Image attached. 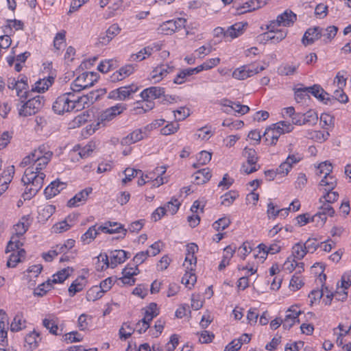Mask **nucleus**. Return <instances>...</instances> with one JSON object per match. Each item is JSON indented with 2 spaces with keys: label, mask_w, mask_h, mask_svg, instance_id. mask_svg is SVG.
<instances>
[{
  "label": "nucleus",
  "mask_w": 351,
  "mask_h": 351,
  "mask_svg": "<svg viewBox=\"0 0 351 351\" xmlns=\"http://www.w3.org/2000/svg\"><path fill=\"white\" fill-rule=\"evenodd\" d=\"M65 34L66 32L64 31L58 32L53 40V46L54 47L59 50L61 48V45H63L65 42Z\"/></svg>",
  "instance_id": "obj_62"
},
{
  "label": "nucleus",
  "mask_w": 351,
  "mask_h": 351,
  "mask_svg": "<svg viewBox=\"0 0 351 351\" xmlns=\"http://www.w3.org/2000/svg\"><path fill=\"white\" fill-rule=\"evenodd\" d=\"M156 317L154 315H151V314L148 313H145L144 317L141 319V322H143V328L137 329V331L141 334L145 332L149 328V323L152 321V319Z\"/></svg>",
  "instance_id": "obj_60"
},
{
  "label": "nucleus",
  "mask_w": 351,
  "mask_h": 351,
  "mask_svg": "<svg viewBox=\"0 0 351 351\" xmlns=\"http://www.w3.org/2000/svg\"><path fill=\"white\" fill-rule=\"evenodd\" d=\"M14 173V166L9 167L0 178V196L8 189V184Z\"/></svg>",
  "instance_id": "obj_23"
},
{
  "label": "nucleus",
  "mask_w": 351,
  "mask_h": 351,
  "mask_svg": "<svg viewBox=\"0 0 351 351\" xmlns=\"http://www.w3.org/2000/svg\"><path fill=\"white\" fill-rule=\"evenodd\" d=\"M296 19V14L291 10H287L278 15L276 20L271 21L267 28H276L280 26L289 27L294 23Z\"/></svg>",
  "instance_id": "obj_6"
},
{
  "label": "nucleus",
  "mask_w": 351,
  "mask_h": 351,
  "mask_svg": "<svg viewBox=\"0 0 351 351\" xmlns=\"http://www.w3.org/2000/svg\"><path fill=\"white\" fill-rule=\"evenodd\" d=\"M135 329L131 326L130 323L125 322L119 329V334L121 339H127L134 332Z\"/></svg>",
  "instance_id": "obj_48"
},
{
  "label": "nucleus",
  "mask_w": 351,
  "mask_h": 351,
  "mask_svg": "<svg viewBox=\"0 0 351 351\" xmlns=\"http://www.w3.org/2000/svg\"><path fill=\"white\" fill-rule=\"evenodd\" d=\"M322 28L318 26L308 28L304 33L302 42L304 45H312L322 38Z\"/></svg>",
  "instance_id": "obj_9"
},
{
  "label": "nucleus",
  "mask_w": 351,
  "mask_h": 351,
  "mask_svg": "<svg viewBox=\"0 0 351 351\" xmlns=\"http://www.w3.org/2000/svg\"><path fill=\"white\" fill-rule=\"evenodd\" d=\"M65 186L66 184L64 182L53 181L45 189V195L46 197H53L65 189Z\"/></svg>",
  "instance_id": "obj_24"
},
{
  "label": "nucleus",
  "mask_w": 351,
  "mask_h": 351,
  "mask_svg": "<svg viewBox=\"0 0 351 351\" xmlns=\"http://www.w3.org/2000/svg\"><path fill=\"white\" fill-rule=\"evenodd\" d=\"M302 159L301 154L298 153L289 154L286 160L282 162L278 167V171L280 173H284L288 174L290 170L292 169L293 165L297 164Z\"/></svg>",
  "instance_id": "obj_10"
},
{
  "label": "nucleus",
  "mask_w": 351,
  "mask_h": 351,
  "mask_svg": "<svg viewBox=\"0 0 351 351\" xmlns=\"http://www.w3.org/2000/svg\"><path fill=\"white\" fill-rule=\"evenodd\" d=\"M154 107V101L143 100V102L138 101L136 103V106L134 108V110L136 114H142L153 109Z\"/></svg>",
  "instance_id": "obj_44"
},
{
  "label": "nucleus",
  "mask_w": 351,
  "mask_h": 351,
  "mask_svg": "<svg viewBox=\"0 0 351 351\" xmlns=\"http://www.w3.org/2000/svg\"><path fill=\"white\" fill-rule=\"evenodd\" d=\"M263 137L265 141L270 145H276L279 138V136L275 132L271 126H269L265 130Z\"/></svg>",
  "instance_id": "obj_43"
},
{
  "label": "nucleus",
  "mask_w": 351,
  "mask_h": 351,
  "mask_svg": "<svg viewBox=\"0 0 351 351\" xmlns=\"http://www.w3.org/2000/svg\"><path fill=\"white\" fill-rule=\"evenodd\" d=\"M43 325L52 335H58L61 333L58 332V319L53 315H49L43 320Z\"/></svg>",
  "instance_id": "obj_29"
},
{
  "label": "nucleus",
  "mask_w": 351,
  "mask_h": 351,
  "mask_svg": "<svg viewBox=\"0 0 351 351\" xmlns=\"http://www.w3.org/2000/svg\"><path fill=\"white\" fill-rule=\"evenodd\" d=\"M8 317L5 312L0 309V343L3 346L8 343Z\"/></svg>",
  "instance_id": "obj_21"
},
{
  "label": "nucleus",
  "mask_w": 351,
  "mask_h": 351,
  "mask_svg": "<svg viewBox=\"0 0 351 351\" xmlns=\"http://www.w3.org/2000/svg\"><path fill=\"white\" fill-rule=\"evenodd\" d=\"M324 295V292L322 290H312L311 293L308 294V298L310 300L311 305L313 304L319 302L321 298Z\"/></svg>",
  "instance_id": "obj_61"
},
{
  "label": "nucleus",
  "mask_w": 351,
  "mask_h": 351,
  "mask_svg": "<svg viewBox=\"0 0 351 351\" xmlns=\"http://www.w3.org/2000/svg\"><path fill=\"white\" fill-rule=\"evenodd\" d=\"M53 156L47 146L43 145L33 152V157L36 158L33 165L28 167L24 172L21 182L25 186L23 196L34 197L43 186L45 174L41 172L45 169Z\"/></svg>",
  "instance_id": "obj_1"
},
{
  "label": "nucleus",
  "mask_w": 351,
  "mask_h": 351,
  "mask_svg": "<svg viewBox=\"0 0 351 351\" xmlns=\"http://www.w3.org/2000/svg\"><path fill=\"white\" fill-rule=\"evenodd\" d=\"M97 74L93 72H84L80 75L71 84L73 92H80L88 88L97 81Z\"/></svg>",
  "instance_id": "obj_4"
},
{
  "label": "nucleus",
  "mask_w": 351,
  "mask_h": 351,
  "mask_svg": "<svg viewBox=\"0 0 351 351\" xmlns=\"http://www.w3.org/2000/svg\"><path fill=\"white\" fill-rule=\"evenodd\" d=\"M103 292L97 286L91 287L86 293V298L88 301H95L101 298L103 295Z\"/></svg>",
  "instance_id": "obj_50"
},
{
  "label": "nucleus",
  "mask_w": 351,
  "mask_h": 351,
  "mask_svg": "<svg viewBox=\"0 0 351 351\" xmlns=\"http://www.w3.org/2000/svg\"><path fill=\"white\" fill-rule=\"evenodd\" d=\"M32 221L29 215H24L21 217L19 221L14 226V234L17 238H20L27 231Z\"/></svg>",
  "instance_id": "obj_16"
},
{
  "label": "nucleus",
  "mask_w": 351,
  "mask_h": 351,
  "mask_svg": "<svg viewBox=\"0 0 351 351\" xmlns=\"http://www.w3.org/2000/svg\"><path fill=\"white\" fill-rule=\"evenodd\" d=\"M231 221L228 217H222L213 223V228L217 231L223 230L228 228Z\"/></svg>",
  "instance_id": "obj_53"
},
{
  "label": "nucleus",
  "mask_w": 351,
  "mask_h": 351,
  "mask_svg": "<svg viewBox=\"0 0 351 351\" xmlns=\"http://www.w3.org/2000/svg\"><path fill=\"white\" fill-rule=\"evenodd\" d=\"M303 285L304 282L301 279V277L298 274H294L290 280L289 287L291 290L297 291L300 289Z\"/></svg>",
  "instance_id": "obj_58"
},
{
  "label": "nucleus",
  "mask_w": 351,
  "mask_h": 351,
  "mask_svg": "<svg viewBox=\"0 0 351 351\" xmlns=\"http://www.w3.org/2000/svg\"><path fill=\"white\" fill-rule=\"evenodd\" d=\"M160 50V47L158 44L149 45L141 49L138 53H133L130 57V61H142L150 56L154 51Z\"/></svg>",
  "instance_id": "obj_13"
},
{
  "label": "nucleus",
  "mask_w": 351,
  "mask_h": 351,
  "mask_svg": "<svg viewBox=\"0 0 351 351\" xmlns=\"http://www.w3.org/2000/svg\"><path fill=\"white\" fill-rule=\"evenodd\" d=\"M101 232L99 226L94 225L90 226L81 237V241L83 244H89L91 243Z\"/></svg>",
  "instance_id": "obj_25"
},
{
  "label": "nucleus",
  "mask_w": 351,
  "mask_h": 351,
  "mask_svg": "<svg viewBox=\"0 0 351 351\" xmlns=\"http://www.w3.org/2000/svg\"><path fill=\"white\" fill-rule=\"evenodd\" d=\"M271 126L279 136L281 134L291 132L293 129L292 124L286 121H279L276 123L272 124Z\"/></svg>",
  "instance_id": "obj_32"
},
{
  "label": "nucleus",
  "mask_w": 351,
  "mask_h": 351,
  "mask_svg": "<svg viewBox=\"0 0 351 351\" xmlns=\"http://www.w3.org/2000/svg\"><path fill=\"white\" fill-rule=\"evenodd\" d=\"M139 273L138 268L136 267H126L123 270V276L119 279L123 284L133 285L135 282L134 276L137 275Z\"/></svg>",
  "instance_id": "obj_20"
},
{
  "label": "nucleus",
  "mask_w": 351,
  "mask_h": 351,
  "mask_svg": "<svg viewBox=\"0 0 351 351\" xmlns=\"http://www.w3.org/2000/svg\"><path fill=\"white\" fill-rule=\"evenodd\" d=\"M53 78L49 77L37 81L31 89V92L43 93L47 90L52 85Z\"/></svg>",
  "instance_id": "obj_27"
},
{
  "label": "nucleus",
  "mask_w": 351,
  "mask_h": 351,
  "mask_svg": "<svg viewBox=\"0 0 351 351\" xmlns=\"http://www.w3.org/2000/svg\"><path fill=\"white\" fill-rule=\"evenodd\" d=\"M101 231L107 234L122 233L121 237H124L127 232V229L124 228L123 225L118 222L106 221L103 225L99 226Z\"/></svg>",
  "instance_id": "obj_11"
},
{
  "label": "nucleus",
  "mask_w": 351,
  "mask_h": 351,
  "mask_svg": "<svg viewBox=\"0 0 351 351\" xmlns=\"http://www.w3.org/2000/svg\"><path fill=\"white\" fill-rule=\"evenodd\" d=\"M173 112L178 121H182L190 115V110L186 107H180L177 110L173 111Z\"/></svg>",
  "instance_id": "obj_59"
},
{
  "label": "nucleus",
  "mask_w": 351,
  "mask_h": 351,
  "mask_svg": "<svg viewBox=\"0 0 351 351\" xmlns=\"http://www.w3.org/2000/svg\"><path fill=\"white\" fill-rule=\"evenodd\" d=\"M295 267H297V261L294 258L288 257L284 263L283 269L291 273L295 269Z\"/></svg>",
  "instance_id": "obj_63"
},
{
  "label": "nucleus",
  "mask_w": 351,
  "mask_h": 351,
  "mask_svg": "<svg viewBox=\"0 0 351 351\" xmlns=\"http://www.w3.org/2000/svg\"><path fill=\"white\" fill-rule=\"evenodd\" d=\"M308 92L324 104L329 99V94L318 84L308 87Z\"/></svg>",
  "instance_id": "obj_28"
},
{
  "label": "nucleus",
  "mask_w": 351,
  "mask_h": 351,
  "mask_svg": "<svg viewBox=\"0 0 351 351\" xmlns=\"http://www.w3.org/2000/svg\"><path fill=\"white\" fill-rule=\"evenodd\" d=\"M247 25V23H236L228 28L226 35L231 38H235L243 33L244 27Z\"/></svg>",
  "instance_id": "obj_33"
},
{
  "label": "nucleus",
  "mask_w": 351,
  "mask_h": 351,
  "mask_svg": "<svg viewBox=\"0 0 351 351\" xmlns=\"http://www.w3.org/2000/svg\"><path fill=\"white\" fill-rule=\"evenodd\" d=\"M257 248L258 249L260 258L265 260L266 259L268 254H275L279 252L281 250V246L280 245V241H276L269 246H267L264 243H261L258 245Z\"/></svg>",
  "instance_id": "obj_15"
},
{
  "label": "nucleus",
  "mask_w": 351,
  "mask_h": 351,
  "mask_svg": "<svg viewBox=\"0 0 351 351\" xmlns=\"http://www.w3.org/2000/svg\"><path fill=\"white\" fill-rule=\"evenodd\" d=\"M269 30L268 32L264 34L266 40H271L274 43H279L282 40L287 36V30L285 29H278L276 28H268Z\"/></svg>",
  "instance_id": "obj_22"
},
{
  "label": "nucleus",
  "mask_w": 351,
  "mask_h": 351,
  "mask_svg": "<svg viewBox=\"0 0 351 351\" xmlns=\"http://www.w3.org/2000/svg\"><path fill=\"white\" fill-rule=\"evenodd\" d=\"M125 109L126 106L123 104H119L106 109L99 115L98 124L106 125L107 122L112 120L117 115L122 113Z\"/></svg>",
  "instance_id": "obj_7"
},
{
  "label": "nucleus",
  "mask_w": 351,
  "mask_h": 351,
  "mask_svg": "<svg viewBox=\"0 0 351 351\" xmlns=\"http://www.w3.org/2000/svg\"><path fill=\"white\" fill-rule=\"evenodd\" d=\"M302 313L298 306H291L287 311L283 322V328L290 329L295 323H299V315Z\"/></svg>",
  "instance_id": "obj_8"
},
{
  "label": "nucleus",
  "mask_w": 351,
  "mask_h": 351,
  "mask_svg": "<svg viewBox=\"0 0 351 351\" xmlns=\"http://www.w3.org/2000/svg\"><path fill=\"white\" fill-rule=\"evenodd\" d=\"M84 278L83 277L77 278L75 280L69 288V292L70 296L73 297L77 293L83 290L84 287Z\"/></svg>",
  "instance_id": "obj_40"
},
{
  "label": "nucleus",
  "mask_w": 351,
  "mask_h": 351,
  "mask_svg": "<svg viewBox=\"0 0 351 351\" xmlns=\"http://www.w3.org/2000/svg\"><path fill=\"white\" fill-rule=\"evenodd\" d=\"M175 25V23H173V20L167 21L159 26L158 31L167 35L172 34L176 31Z\"/></svg>",
  "instance_id": "obj_49"
},
{
  "label": "nucleus",
  "mask_w": 351,
  "mask_h": 351,
  "mask_svg": "<svg viewBox=\"0 0 351 351\" xmlns=\"http://www.w3.org/2000/svg\"><path fill=\"white\" fill-rule=\"evenodd\" d=\"M137 88L133 86H123L111 91L109 93V98L119 100H125L128 98L132 93L136 92Z\"/></svg>",
  "instance_id": "obj_12"
},
{
  "label": "nucleus",
  "mask_w": 351,
  "mask_h": 351,
  "mask_svg": "<svg viewBox=\"0 0 351 351\" xmlns=\"http://www.w3.org/2000/svg\"><path fill=\"white\" fill-rule=\"evenodd\" d=\"M26 321L25 320L22 313H18L14 317L10 325V329L13 332H18L25 328L26 326Z\"/></svg>",
  "instance_id": "obj_36"
},
{
  "label": "nucleus",
  "mask_w": 351,
  "mask_h": 351,
  "mask_svg": "<svg viewBox=\"0 0 351 351\" xmlns=\"http://www.w3.org/2000/svg\"><path fill=\"white\" fill-rule=\"evenodd\" d=\"M71 271H72V269L69 267L59 271L52 276V279L50 280L52 284L62 283L70 276Z\"/></svg>",
  "instance_id": "obj_39"
},
{
  "label": "nucleus",
  "mask_w": 351,
  "mask_h": 351,
  "mask_svg": "<svg viewBox=\"0 0 351 351\" xmlns=\"http://www.w3.org/2000/svg\"><path fill=\"white\" fill-rule=\"evenodd\" d=\"M41 340L40 333L34 330L26 335L24 346L29 350H34L38 348Z\"/></svg>",
  "instance_id": "obj_17"
},
{
  "label": "nucleus",
  "mask_w": 351,
  "mask_h": 351,
  "mask_svg": "<svg viewBox=\"0 0 351 351\" xmlns=\"http://www.w3.org/2000/svg\"><path fill=\"white\" fill-rule=\"evenodd\" d=\"M173 69V66H171L168 64H160L154 68L151 72V78L155 82H159L168 73L172 72Z\"/></svg>",
  "instance_id": "obj_18"
},
{
  "label": "nucleus",
  "mask_w": 351,
  "mask_h": 351,
  "mask_svg": "<svg viewBox=\"0 0 351 351\" xmlns=\"http://www.w3.org/2000/svg\"><path fill=\"white\" fill-rule=\"evenodd\" d=\"M299 67V64H284L280 65L278 69V73L281 75H291L296 73L297 69Z\"/></svg>",
  "instance_id": "obj_45"
},
{
  "label": "nucleus",
  "mask_w": 351,
  "mask_h": 351,
  "mask_svg": "<svg viewBox=\"0 0 351 351\" xmlns=\"http://www.w3.org/2000/svg\"><path fill=\"white\" fill-rule=\"evenodd\" d=\"M243 156L246 158L247 165L256 166L258 156L255 149L245 147L243 151Z\"/></svg>",
  "instance_id": "obj_41"
},
{
  "label": "nucleus",
  "mask_w": 351,
  "mask_h": 351,
  "mask_svg": "<svg viewBox=\"0 0 351 351\" xmlns=\"http://www.w3.org/2000/svg\"><path fill=\"white\" fill-rule=\"evenodd\" d=\"M210 178L211 173L208 168L199 170L195 173V180L197 184L205 183L209 180Z\"/></svg>",
  "instance_id": "obj_42"
},
{
  "label": "nucleus",
  "mask_w": 351,
  "mask_h": 351,
  "mask_svg": "<svg viewBox=\"0 0 351 351\" xmlns=\"http://www.w3.org/2000/svg\"><path fill=\"white\" fill-rule=\"evenodd\" d=\"M318 171L317 174L319 175H324V176H328L330 174V173L332 171V165L331 162L328 161H325L323 162H321L318 167H317Z\"/></svg>",
  "instance_id": "obj_54"
},
{
  "label": "nucleus",
  "mask_w": 351,
  "mask_h": 351,
  "mask_svg": "<svg viewBox=\"0 0 351 351\" xmlns=\"http://www.w3.org/2000/svg\"><path fill=\"white\" fill-rule=\"evenodd\" d=\"M129 253L123 250H115L110 252V267L114 268L129 258Z\"/></svg>",
  "instance_id": "obj_19"
},
{
  "label": "nucleus",
  "mask_w": 351,
  "mask_h": 351,
  "mask_svg": "<svg viewBox=\"0 0 351 351\" xmlns=\"http://www.w3.org/2000/svg\"><path fill=\"white\" fill-rule=\"evenodd\" d=\"M337 185L336 179L329 174L328 176H324L321 180L319 183V191L322 193L321 197H328L330 195H332L334 197L339 195V193L334 191Z\"/></svg>",
  "instance_id": "obj_5"
},
{
  "label": "nucleus",
  "mask_w": 351,
  "mask_h": 351,
  "mask_svg": "<svg viewBox=\"0 0 351 351\" xmlns=\"http://www.w3.org/2000/svg\"><path fill=\"white\" fill-rule=\"evenodd\" d=\"M212 154L207 151H202L197 157V163H194L193 167L197 168L199 165H204L208 163L211 160Z\"/></svg>",
  "instance_id": "obj_47"
},
{
  "label": "nucleus",
  "mask_w": 351,
  "mask_h": 351,
  "mask_svg": "<svg viewBox=\"0 0 351 351\" xmlns=\"http://www.w3.org/2000/svg\"><path fill=\"white\" fill-rule=\"evenodd\" d=\"M29 86L27 82H18L16 88V95L19 97L21 102H24V100L27 99L31 97V90H27Z\"/></svg>",
  "instance_id": "obj_34"
},
{
  "label": "nucleus",
  "mask_w": 351,
  "mask_h": 351,
  "mask_svg": "<svg viewBox=\"0 0 351 351\" xmlns=\"http://www.w3.org/2000/svg\"><path fill=\"white\" fill-rule=\"evenodd\" d=\"M192 271L186 270L185 274L183 276L182 278V282L186 285L189 289L191 288L195 283L197 280L196 276L194 273L191 272Z\"/></svg>",
  "instance_id": "obj_51"
},
{
  "label": "nucleus",
  "mask_w": 351,
  "mask_h": 351,
  "mask_svg": "<svg viewBox=\"0 0 351 351\" xmlns=\"http://www.w3.org/2000/svg\"><path fill=\"white\" fill-rule=\"evenodd\" d=\"M300 117L303 119L304 125L308 124L309 125H314L317 123L318 120V115L317 112L313 110L307 111Z\"/></svg>",
  "instance_id": "obj_46"
},
{
  "label": "nucleus",
  "mask_w": 351,
  "mask_h": 351,
  "mask_svg": "<svg viewBox=\"0 0 351 351\" xmlns=\"http://www.w3.org/2000/svg\"><path fill=\"white\" fill-rule=\"evenodd\" d=\"M105 92L104 89H101L96 91L97 95L95 93L91 92L88 95L77 97H75L73 93H66L57 97L53 104L52 109L58 114L72 110L79 111L84 108L85 104L88 101L93 103L97 100L100 95L104 94Z\"/></svg>",
  "instance_id": "obj_2"
},
{
  "label": "nucleus",
  "mask_w": 351,
  "mask_h": 351,
  "mask_svg": "<svg viewBox=\"0 0 351 351\" xmlns=\"http://www.w3.org/2000/svg\"><path fill=\"white\" fill-rule=\"evenodd\" d=\"M303 245L307 253H313L319 247L317 240L311 238H309Z\"/></svg>",
  "instance_id": "obj_57"
},
{
  "label": "nucleus",
  "mask_w": 351,
  "mask_h": 351,
  "mask_svg": "<svg viewBox=\"0 0 351 351\" xmlns=\"http://www.w3.org/2000/svg\"><path fill=\"white\" fill-rule=\"evenodd\" d=\"M56 208L52 205H47L39 210V215H42L44 219H47L55 212Z\"/></svg>",
  "instance_id": "obj_64"
},
{
  "label": "nucleus",
  "mask_w": 351,
  "mask_h": 351,
  "mask_svg": "<svg viewBox=\"0 0 351 351\" xmlns=\"http://www.w3.org/2000/svg\"><path fill=\"white\" fill-rule=\"evenodd\" d=\"M52 288V283L50 280L40 285L34 291V295L43 296L47 291Z\"/></svg>",
  "instance_id": "obj_52"
},
{
  "label": "nucleus",
  "mask_w": 351,
  "mask_h": 351,
  "mask_svg": "<svg viewBox=\"0 0 351 351\" xmlns=\"http://www.w3.org/2000/svg\"><path fill=\"white\" fill-rule=\"evenodd\" d=\"M165 94V89L159 86H152L144 89L141 97L143 101H153Z\"/></svg>",
  "instance_id": "obj_14"
},
{
  "label": "nucleus",
  "mask_w": 351,
  "mask_h": 351,
  "mask_svg": "<svg viewBox=\"0 0 351 351\" xmlns=\"http://www.w3.org/2000/svg\"><path fill=\"white\" fill-rule=\"evenodd\" d=\"M123 173L125 175V178L122 180V182L123 184H126L128 182L131 181L132 178H134V176H137L138 173L142 174V171L141 170L137 171L132 168L125 169Z\"/></svg>",
  "instance_id": "obj_56"
},
{
  "label": "nucleus",
  "mask_w": 351,
  "mask_h": 351,
  "mask_svg": "<svg viewBox=\"0 0 351 351\" xmlns=\"http://www.w3.org/2000/svg\"><path fill=\"white\" fill-rule=\"evenodd\" d=\"M145 135H146L145 132H143L142 129L136 130L123 138L121 141V144L125 145L135 143L142 140Z\"/></svg>",
  "instance_id": "obj_26"
},
{
  "label": "nucleus",
  "mask_w": 351,
  "mask_h": 351,
  "mask_svg": "<svg viewBox=\"0 0 351 351\" xmlns=\"http://www.w3.org/2000/svg\"><path fill=\"white\" fill-rule=\"evenodd\" d=\"M326 274L319 275V280L322 283V290L323 291V292H324V295L323 296L324 298H323L322 302L325 305H330L333 298H335V294L334 292L329 290L328 287L324 285V282L326 281Z\"/></svg>",
  "instance_id": "obj_30"
},
{
  "label": "nucleus",
  "mask_w": 351,
  "mask_h": 351,
  "mask_svg": "<svg viewBox=\"0 0 351 351\" xmlns=\"http://www.w3.org/2000/svg\"><path fill=\"white\" fill-rule=\"evenodd\" d=\"M338 31V27L335 25H331L326 29L322 28L323 42L325 44L330 43L336 36Z\"/></svg>",
  "instance_id": "obj_38"
},
{
  "label": "nucleus",
  "mask_w": 351,
  "mask_h": 351,
  "mask_svg": "<svg viewBox=\"0 0 351 351\" xmlns=\"http://www.w3.org/2000/svg\"><path fill=\"white\" fill-rule=\"evenodd\" d=\"M307 254L304 245L302 242L295 243L291 249V256L290 257L294 258L296 261H300L304 258Z\"/></svg>",
  "instance_id": "obj_35"
},
{
  "label": "nucleus",
  "mask_w": 351,
  "mask_h": 351,
  "mask_svg": "<svg viewBox=\"0 0 351 351\" xmlns=\"http://www.w3.org/2000/svg\"><path fill=\"white\" fill-rule=\"evenodd\" d=\"M180 204L181 203L178 199H171L164 207H166L167 212H169L171 215H174L178 210Z\"/></svg>",
  "instance_id": "obj_55"
},
{
  "label": "nucleus",
  "mask_w": 351,
  "mask_h": 351,
  "mask_svg": "<svg viewBox=\"0 0 351 351\" xmlns=\"http://www.w3.org/2000/svg\"><path fill=\"white\" fill-rule=\"evenodd\" d=\"M20 108H19V114L22 117H28L37 113L44 106V97L40 95L35 96L32 98L30 97L27 101L24 100Z\"/></svg>",
  "instance_id": "obj_3"
},
{
  "label": "nucleus",
  "mask_w": 351,
  "mask_h": 351,
  "mask_svg": "<svg viewBox=\"0 0 351 351\" xmlns=\"http://www.w3.org/2000/svg\"><path fill=\"white\" fill-rule=\"evenodd\" d=\"M336 101H339L343 104H346L348 101V97L345 94L342 88H339L334 91L331 97L329 95V99L325 101V104H333Z\"/></svg>",
  "instance_id": "obj_31"
},
{
  "label": "nucleus",
  "mask_w": 351,
  "mask_h": 351,
  "mask_svg": "<svg viewBox=\"0 0 351 351\" xmlns=\"http://www.w3.org/2000/svg\"><path fill=\"white\" fill-rule=\"evenodd\" d=\"M25 256V251L24 250H20L16 252H12L7 261V266L8 267H14L17 263L22 261Z\"/></svg>",
  "instance_id": "obj_37"
}]
</instances>
